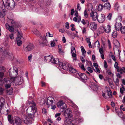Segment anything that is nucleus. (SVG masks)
Returning <instances> with one entry per match:
<instances>
[{
  "label": "nucleus",
  "instance_id": "nucleus-28",
  "mask_svg": "<svg viewBox=\"0 0 125 125\" xmlns=\"http://www.w3.org/2000/svg\"><path fill=\"white\" fill-rule=\"evenodd\" d=\"M103 4H100L98 5L97 6V9L98 11H101L103 9Z\"/></svg>",
  "mask_w": 125,
  "mask_h": 125
},
{
  "label": "nucleus",
  "instance_id": "nucleus-33",
  "mask_svg": "<svg viewBox=\"0 0 125 125\" xmlns=\"http://www.w3.org/2000/svg\"><path fill=\"white\" fill-rule=\"evenodd\" d=\"M21 39H19L18 38H17L16 39L17 44L19 46L21 45L22 43V41L20 40Z\"/></svg>",
  "mask_w": 125,
  "mask_h": 125
},
{
  "label": "nucleus",
  "instance_id": "nucleus-55",
  "mask_svg": "<svg viewBox=\"0 0 125 125\" xmlns=\"http://www.w3.org/2000/svg\"><path fill=\"white\" fill-rule=\"evenodd\" d=\"M51 45L52 47H54L55 45L54 42V41H51Z\"/></svg>",
  "mask_w": 125,
  "mask_h": 125
},
{
  "label": "nucleus",
  "instance_id": "nucleus-60",
  "mask_svg": "<svg viewBox=\"0 0 125 125\" xmlns=\"http://www.w3.org/2000/svg\"><path fill=\"white\" fill-rule=\"evenodd\" d=\"M65 27L67 29L69 28V23L68 22H66L65 23Z\"/></svg>",
  "mask_w": 125,
  "mask_h": 125
},
{
  "label": "nucleus",
  "instance_id": "nucleus-18",
  "mask_svg": "<svg viewBox=\"0 0 125 125\" xmlns=\"http://www.w3.org/2000/svg\"><path fill=\"white\" fill-rule=\"evenodd\" d=\"M69 71L71 73H75L77 71L76 69L74 68L72 65L70 64V65H69Z\"/></svg>",
  "mask_w": 125,
  "mask_h": 125
},
{
  "label": "nucleus",
  "instance_id": "nucleus-36",
  "mask_svg": "<svg viewBox=\"0 0 125 125\" xmlns=\"http://www.w3.org/2000/svg\"><path fill=\"white\" fill-rule=\"evenodd\" d=\"M81 49L82 52L83 54H85L86 53V51L83 46H81Z\"/></svg>",
  "mask_w": 125,
  "mask_h": 125
},
{
  "label": "nucleus",
  "instance_id": "nucleus-19",
  "mask_svg": "<svg viewBox=\"0 0 125 125\" xmlns=\"http://www.w3.org/2000/svg\"><path fill=\"white\" fill-rule=\"evenodd\" d=\"M117 72L119 73L120 74H122L123 73H125V68L122 67V68L119 67L117 70Z\"/></svg>",
  "mask_w": 125,
  "mask_h": 125
},
{
  "label": "nucleus",
  "instance_id": "nucleus-50",
  "mask_svg": "<svg viewBox=\"0 0 125 125\" xmlns=\"http://www.w3.org/2000/svg\"><path fill=\"white\" fill-rule=\"evenodd\" d=\"M66 125H73V124L72 123V121L70 120H69L67 121V123Z\"/></svg>",
  "mask_w": 125,
  "mask_h": 125
},
{
  "label": "nucleus",
  "instance_id": "nucleus-37",
  "mask_svg": "<svg viewBox=\"0 0 125 125\" xmlns=\"http://www.w3.org/2000/svg\"><path fill=\"white\" fill-rule=\"evenodd\" d=\"M67 107V106L63 102L62 104L61 105L60 107L59 108L63 109H66Z\"/></svg>",
  "mask_w": 125,
  "mask_h": 125
},
{
  "label": "nucleus",
  "instance_id": "nucleus-57",
  "mask_svg": "<svg viewBox=\"0 0 125 125\" xmlns=\"http://www.w3.org/2000/svg\"><path fill=\"white\" fill-rule=\"evenodd\" d=\"M99 51L101 54H103L104 52L103 49V48H100L99 49Z\"/></svg>",
  "mask_w": 125,
  "mask_h": 125
},
{
  "label": "nucleus",
  "instance_id": "nucleus-3",
  "mask_svg": "<svg viewBox=\"0 0 125 125\" xmlns=\"http://www.w3.org/2000/svg\"><path fill=\"white\" fill-rule=\"evenodd\" d=\"M15 22L12 19H10L8 23L5 24L6 29L10 32H14L15 28Z\"/></svg>",
  "mask_w": 125,
  "mask_h": 125
},
{
  "label": "nucleus",
  "instance_id": "nucleus-14",
  "mask_svg": "<svg viewBox=\"0 0 125 125\" xmlns=\"http://www.w3.org/2000/svg\"><path fill=\"white\" fill-rule=\"evenodd\" d=\"M90 28L93 31H95L97 27V24L94 22H91L90 25Z\"/></svg>",
  "mask_w": 125,
  "mask_h": 125
},
{
  "label": "nucleus",
  "instance_id": "nucleus-16",
  "mask_svg": "<svg viewBox=\"0 0 125 125\" xmlns=\"http://www.w3.org/2000/svg\"><path fill=\"white\" fill-rule=\"evenodd\" d=\"M51 62L52 63L57 64H59L60 63L59 61V60L58 58H55L53 57L52 58V59L51 60Z\"/></svg>",
  "mask_w": 125,
  "mask_h": 125
},
{
  "label": "nucleus",
  "instance_id": "nucleus-6",
  "mask_svg": "<svg viewBox=\"0 0 125 125\" xmlns=\"http://www.w3.org/2000/svg\"><path fill=\"white\" fill-rule=\"evenodd\" d=\"M76 76L77 77L80 79L82 81L84 82H85L87 79L86 75L84 73H79L76 74Z\"/></svg>",
  "mask_w": 125,
  "mask_h": 125
},
{
  "label": "nucleus",
  "instance_id": "nucleus-49",
  "mask_svg": "<svg viewBox=\"0 0 125 125\" xmlns=\"http://www.w3.org/2000/svg\"><path fill=\"white\" fill-rule=\"evenodd\" d=\"M84 16L85 18H87L88 16V14L87 13V10H85L84 12Z\"/></svg>",
  "mask_w": 125,
  "mask_h": 125
},
{
  "label": "nucleus",
  "instance_id": "nucleus-61",
  "mask_svg": "<svg viewBox=\"0 0 125 125\" xmlns=\"http://www.w3.org/2000/svg\"><path fill=\"white\" fill-rule=\"evenodd\" d=\"M42 113L44 114H46V113L47 111L46 109L44 108H42Z\"/></svg>",
  "mask_w": 125,
  "mask_h": 125
},
{
  "label": "nucleus",
  "instance_id": "nucleus-9",
  "mask_svg": "<svg viewBox=\"0 0 125 125\" xmlns=\"http://www.w3.org/2000/svg\"><path fill=\"white\" fill-rule=\"evenodd\" d=\"M59 65L60 67L65 70H68L69 66L70 65L69 63L67 62H60Z\"/></svg>",
  "mask_w": 125,
  "mask_h": 125
},
{
  "label": "nucleus",
  "instance_id": "nucleus-5",
  "mask_svg": "<svg viewBox=\"0 0 125 125\" xmlns=\"http://www.w3.org/2000/svg\"><path fill=\"white\" fill-rule=\"evenodd\" d=\"M106 89L105 92L104 93H103L102 95L105 98L108 99L110 98H112V94L110 89L106 87L105 88Z\"/></svg>",
  "mask_w": 125,
  "mask_h": 125
},
{
  "label": "nucleus",
  "instance_id": "nucleus-15",
  "mask_svg": "<svg viewBox=\"0 0 125 125\" xmlns=\"http://www.w3.org/2000/svg\"><path fill=\"white\" fill-rule=\"evenodd\" d=\"M105 26L103 25L100 27L98 29V31L99 34H100L104 33L105 31Z\"/></svg>",
  "mask_w": 125,
  "mask_h": 125
},
{
  "label": "nucleus",
  "instance_id": "nucleus-52",
  "mask_svg": "<svg viewBox=\"0 0 125 125\" xmlns=\"http://www.w3.org/2000/svg\"><path fill=\"white\" fill-rule=\"evenodd\" d=\"M71 30L72 31H74L75 30V28H74V25L73 24H72L71 25Z\"/></svg>",
  "mask_w": 125,
  "mask_h": 125
},
{
  "label": "nucleus",
  "instance_id": "nucleus-32",
  "mask_svg": "<svg viewBox=\"0 0 125 125\" xmlns=\"http://www.w3.org/2000/svg\"><path fill=\"white\" fill-rule=\"evenodd\" d=\"M52 57V55H49L45 56V58L46 60L50 61H51V60Z\"/></svg>",
  "mask_w": 125,
  "mask_h": 125
},
{
  "label": "nucleus",
  "instance_id": "nucleus-34",
  "mask_svg": "<svg viewBox=\"0 0 125 125\" xmlns=\"http://www.w3.org/2000/svg\"><path fill=\"white\" fill-rule=\"evenodd\" d=\"M121 33L122 34L125 33V26H122L121 28L120 29Z\"/></svg>",
  "mask_w": 125,
  "mask_h": 125
},
{
  "label": "nucleus",
  "instance_id": "nucleus-22",
  "mask_svg": "<svg viewBox=\"0 0 125 125\" xmlns=\"http://www.w3.org/2000/svg\"><path fill=\"white\" fill-rule=\"evenodd\" d=\"M104 7L106 9L109 10L111 8V5L109 3H107L104 5Z\"/></svg>",
  "mask_w": 125,
  "mask_h": 125
},
{
  "label": "nucleus",
  "instance_id": "nucleus-1",
  "mask_svg": "<svg viewBox=\"0 0 125 125\" xmlns=\"http://www.w3.org/2000/svg\"><path fill=\"white\" fill-rule=\"evenodd\" d=\"M9 72L10 76L11 77L10 79V80L13 82L20 85L21 83H20L21 79L20 76L15 77L18 74V70L15 67H13V68L10 69Z\"/></svg>",
  "mask_w": 125,
  "mask_h": 125
},
{
  "label": "nucleus",
  "instance_id": "nucleus-47",
  "mask_svg": "<svg viewBox=\"0 0 125 125\" xmlns=\"http://www.w3.org/2000/svg\"><path fill=\"white\" fill-rule=\"evenodd\" d=\"M90 37H86V39L85 40L87 43L91 42L90 41Z\"/></svg>",
  "mask_w": 125,
  "mask_h": 125
},
{
  "label": "nucleus",
  "instance_id": "nucleus-29",
  "mask_svg": "<svg viewBox=\"0 0 125 125\" xmlns=\"http://www.w3.org/2000/svg\"><path fill=\"white\" fill-rule=\"evenodd\" d=\"M75 17H77L78 19V21H79L81 20V17L78 15V12L77 10L75 11Z\"/></svg>",
  "mask_w": 125,
  "mask_h": 125
},
{
  "label": "nucleus",
  "instance_id": "nucleus-39",
  "mask_svg": "<svg viewBox=\"0 0 125 125\" xmlns=\"http://www.w3.org/2000/svg\"><path fill=\"white\" fill-rule=\"evenodd\" d=\"M112 35L114 38H116L117 36V33L116 31H114L113 32Z\"/></svg>",
  "mask_w": 125,
  "mask_h": 125
},
{
  "label": "nucleus",
  "instance_id": "nucleus-24",
  "mask_svg": "<svg viewBox=\"0 0 125 125\" xmlns=\"http://www.w3.org/2000/svg\"><path fill=\"white\" fill-rule=\"evenodd\" d=\"M33 48V45L31 44H30L26 47V51H29L32 50Z\"/></svg>",
  "mask_w": 125,
  "mask_h": 125
},
{
  "label": "nucleus",
  "instance_id": "nucleus-31",
  "mask_svg": "<svg viewBox=\"0 0 125 125\" xmlns=\"http://www.w3.org/2000/svg\"><path fill=\"white\" fill-rule=\"evenodd\" d=\"M88 11H90L92 10L93 9V6L91 3H89L88 4Z\"/></svg>",
  "mask_w": 125,
  "mask_h": 125
},
{
  "label": "nucleus",
  "instance_id": "nucleus-10",
  "mask_svg": "<svg viewBox=\"0 0 125 125\" xmlns=\"http://www.w3.org/2000/svg\"><path fill=\"white\" fill-rule=\"evenodd\" d=\"M54 99V98L52 96H49L48 97L46 103L48 105V108H49L50 105H52Z\"/></svg>",
  "mask_w": 125,
  "mask_h": 125
},
{
  "label": "nucleus",
  "instance_id": "nucleus-30",
  "mask_svg": "<svg viewBox=\"0 0 125 125\" xmlns=\"http://www.w3.org/2000/svg\"><path fill=\"white\" fill-rule=\"evenodd\" d=\"M63 101L61 100H59L57 104V107L58 108H59L60 107L61 105H62V104L63 103Z\"/></svg>",
  "mask_w": 125,
  "mask_h": 125
},
{
  "label": "nucleus",
  "instance_id": "nucleus-46",
  "mask_svg": "<svg viewBox=\"0 0 125 125\" xmlns=\"http://www.w3.org/2000/svg\"><path fill=\"white\" fill-rule=\"evenodd\" d=\"M112 14L111 13H109L108 15L107 16V18L109 20H110L111 19V18L112 16Z\"/></svg>",
  "mask_w": 125,
  "mask_h": 125
},
{
  "label": "nucleus",
  "instance_id": "nucleus-54",
  "mask_svg": "<svg viewBox=\"0 0 125 125\" xmlns=\"http://www.w3.org/2000/svg\"><path fill=\"white\" fill-rule=\"evenodd\" d=\"M118 65V63L117 62H115V64L114 67L116 69H117V70L119 68Z\"/></svg>",
  "mask_w": 125,
  "mask_h": 125
},
{
  "label": "nucleus",
  "instance_id": "nucleus-58",
  "mask_svg": "<svg viewBox=\"0 0 125 125\" xmlns=\"http://www.w3.org/2000/svg\"><path fill=\"white\" fill-rule=\"evenodd\" d=\"M82 32L83 33H86V29L84 27L82 30Z\"/></svg>",
  "mask_w": 125,
  "mask_h": 125
},
{
  "label": "nucleus",
  "instance_id": "nucleus-41",
  "mask_svg": "<svg viewBox=\"0 0 125 125\" xmlns=\"http://www.w3.org/2000/svg\"><path fill=\"white\" fill-rule=\"evenodd\" d=\"M17 32V37L16 38V39L18 38L19 39H21L22 37V33H20L19 31H18Z\"/></svg>",
  "mask_w": 125,
  "mask_h": 125
},
{
  "label": "nucleus",
  "instance_id": "nucleus-44",
  "mask_svg": "<svg viewBox=\"0 0 125 125\" xmlns=\"http://www.w3.org/2000/svg\"><path fill=\"white\" fill-rule=\"evenodd\" d=\"M29 117H26L25 119L24 120V122L25 123L27 124L28 123L29 121Z\"/></svg>",
  "mask_w": 125,
  "mask_h": 125
},
{
  "label": "nucleus",
  "instance_id": "nucleus-4",
  "mask_svg": "<svg viewBox=\"0 0 125 125\" xmlns=\"http://www.w3.org/2000/svg\"><path fill=\"white\" fill-rule=\"evenodd\" d=\"M11 81L8 79L7 78H5L3 80L0 79V85H2L4 83L5 84V87L8 89L10 87Z\"/></svg>",
  "mask_w": 125,
  "mask_h": 125
},
{
  "label": "nucleus",
  "instance_id": "nucleus-26",
  "mask_svg": "<svg viewBox=\"0 0 125 125\" xmlns=\"http://www.w3.org/2000/svg\"><path fill=\"white\" fill-rule=\"evenodd\" d=\"M94 69L93 68H91L90 67H87V70L89 72L86 71V72L89 75H90V73H92L93 72Z\"/></svg>",
  "mask_w": 125,
  "mask_h": 125
},
{
  "label": "nucleus",
  "instance_id": "nucleus-7",
  "mask_svg": "<svg viewBox=\"0 0 125 125\" xmlns=\"http://www.w3.org/2000/svg\"><path fill=\"white\" fill-rule=\"evenodd\" d=\"M90 16L91 19L94 21H96L98 18L97 13L94 11H92L90 13Z\"/></svg>",
  "mask_w": 125,
  "mask_h": 125
},
{
  "label": "nucleus",
  "instance_id": "nucleus-12",
  "mask_svg": "<svg viewBox=\"0 0 125 125\" xmlns=\"http://www.w3.org/2000/svg\"><path fill=\"white\" fill-rule=\"evenodd\" d=\"M5 68L4 67L0 65V79H2L4 75Z\"/></svg>",
  "mask_w": 125,
  "mask_h": 125
},
{
  "label": "nucleus",
  "instance_id": "nucleus-27",
  "mask_svg": "<svg viewBox=\"0 0 125 125\" xmlns=\"http://www.w3.org/2000/svg\"><path fill=\"white\" fill-rule=\"evenodd\" d=\"M105 32L107 33H108L111 31V26L110 25H107L106 28L105 27Z\"/></svg>",
  "mask_w": 125,
  "mask_h": 125
},
{
  "label": "nucleus",
  "instance_id": "nucleus-35",
  "mask_svg": "<svg viewBox=\"0 0 125 125\" xmlns=\"http://www.w3.org/2000/svg\"><path fill=\"white\" fill-rule=\"evenodd\" d=\"M8 120L9 122L11 123L13 121V118L11 117V115H9L8 116Z\"/></svg>",
  "mask_w": 125,
  "mask_h": 125
},
{
  "label": "nucleus",
  "instance_id": "nucleus-48",
  "mask_svg": "<svg viewBox=\"0 0 125 125\" xmlns=\"http://www.w3.org/2000/svg\"><path fill=\"white\" fill-rule=\"evenodd\" d=\"M4 91V89L3 88L0 87V94H3Z\"/></svg>",
  "mask_w": 125,
  "mask_h": 125
},
{
  "label": "nucleus",
  "instance_id": "nucleus-64",
  "mask_svg": "<svg viewBox=\"0 0 125 125\" xmlns=\"http://www.w3.org/2000/svg\"><path fill=\"white\" fill-rule=\"evenodd\" d=\"M116 76L118 78H120L121 77V76L119 73H117L116 74Z\"/></svg>",
  "mask_w": 125,
  "mask_h": 125
},
{
  "label": "nucleus",
  "instance_id": "nucleus-11",
  "mask_svg": "<svg viewBox=\"0 0 125 125\" xmlns=\"http://www.w3.org/2000/svg\"><path fill=\"white\" fill-rule=\"evenodd\" d=\"M105 17L103 14H102L98 17L97 20L98 22L100 23H103L105 21Z\"/></svg>",
  "mask_w": 125,
  "mask_h": 125
},
{
  "label": "nucleus",
  "instance_id": "nucleus-42",
  "mask_svg": "<svg viewBox=\"0 0 125 125\" xmlns=\"http://www.w3.org/2000/svg\"><path fill=\"white\" fill-rule=\"evenodd\" d=\"M125 90V88L124 86H122V88H120V92L122 94H123L124 93V92Z\"/></svg>",
  "mask_w": 125,
  "mask_h": 125
},
{
  "label": "nucleus",
  "instance_id": "nucleus-45",
  "mask_svg": "<svg viewBox=\"0 0 125 125\" xmlns=\"http://www.w3.org/2000/svg\"><path fill=\"white\" fill-rule=\"evenodd\" d=\"M79 65L80 67L84 71H85V69L83 65L81 63H80L79 64Z\"/></svg>",
  "mask_w": 125,
  "mask_h": 125
},
{
  "label": "nucleus",
  "instance_id": "nucleus-43",
  "mask_svg": "<svg viewBox=\"0 0 125 125\" xmlns=\"http://www.w3.org/2000/svg\"><path fill=\"white\" fill-rule=\"evenodd\" d=\"M124 106L123 104H121L120 105V108L121 111H125V108L124 107Z\"/></svg>",
  "mask_w": 125,
  "mask_h": 125
},
{
  "label": "nucleus",
  "instance_id": "nucleus-20",
  "mask_svg": "<svg viewBox=\"0 0 125 125\" xmlns=\"http://www.w3.org/2000/svg\"><path fill=\"white\" fill-rule=\"evenodd\" d=\"M15 123L17 125H20L21 123V119L18 117H16L15 118Z\"/></svg>",
  "mask_w": 125,
  "mask_h": 125
},
{
  "label": "nucleus",
  "instance_id": "nucleus-38",
  "mask_svg": "<svg viewBox=\"0 0 125 125\" xmlns=\"http://www.w3.org/2000/svg\"><path fill=\"white\" fill-rule=\"evenodd\" d=\"M76 51L75 50V48L74 47L72 48L71 49V53L72 55H76Z\"/></svg>",
  "mask_w": 125,
  "mask_h": 125
},
{
  "label": "nucleus",
  "instance_id": "nucleus-25",
  "mask_svg": "<svg viewBox=\"0 0 125 125\" xmlns=\"http://www.w3.org/2000/svg\"><path fill=\"white\" fill-rule=\"evenodd\" d=\"M32 32L35 34L36 35L40 36V37H41V35L40 34L39 32L36 29H33L32 30Z\"/></svg>",
  "mask_w": 125,
  "mask_h": 125
},
{
  "label": "nucleus",
  "instance_id": "nucleus-23",
  "mask_svg": "<svg viewBox=\"0 0 125 125\" xmlns=\"http://www.w3.org/2000/svg\"><path fill=\"white\" fill-rule=\"evenodd\" d=\"M58 52L60 54H64V51L62 50L61 48V45H58Z\"/></svg>",
  "mask_w": 125,
  "mask_h": 125
},
{
  "label": "nucleus",
  "instance_id": "nucleus-53",
  "mask_svg": "<svg viewBox=\"0 0 125 125\" xmlns=\"http://www.w3.org/2000/svg\"><path fill=\"white\" fill-rule=\"evenodd\" d=\"M104 68L106 69L107 68L108 66L107 63L105 60L104 61Z\"/></svg>",
  "mask_w": 125,
  "mask_h": 125
},
{
  "label": "nucleus",
  "instance_id": "nucleus-2",
  "mask_svg": "<svg viewBox=\"0 0 125 125\" xmlns=\"http://www.w3.org/2000/svg\"><path fill=\"white\" fill-rule=\"evenodd\" d=\"M30 106L26 110V113L29 115H33L36 111V105L33 101L29 102Z\"/></svg>",
  "mask_w": 125,
  "mask_h": 125
},
{
  "label": "nucleus",
  "instance_id": "nucleus-51",
  "mask_svg": "<svg viewBox=\"0 0 125 125\" xmlns=\"http://www.w3.org/2000/svg\"><path fill=\"white\" fill-rule=\"evenodd\" d=\"M107 42H108V46L109 48V49H110L111 48V43L110 42V41L108 39L107 41Z\"/></svg>",
  "mask_w": 125,
  "mask_h": 125
},
{
  "label": "nucleus",
  "instance_id": "nucleus-21",
  "mask_svg": "<svg viewBox=\"0 0 125 125\" xmlns=\"http://www.w3.org/2000/svg\"><path fill=\"white\" fill-rule=\"evenodd\" d=\"M114 44L115 47L118 49L120 47V44L118 40H114Z\"/></svg>",
  "mask_w": 125,
  "mask_h": 125
},
{
  "label": "nucleus",
  "instance_id": "nucleus-13",
  "mask_svg": "<svg viewBox=\"0 0 125 125\" xmlns=\"http://www.w3.org/2000/svg\"><path fill=\"white\" fill-rule=\"evenodd\" d=\"M71 111L69 109L65 110V111L64 115L66 118H68L70 117V114L71 113Z\"/></svg>",
  "mask_w": 125,
  "mask_h": 125
},
{
  "label": "nucleus",
  "instance_id": "nucleus-8",
  "mask_svg": "<svg viewBox=\"0 0 125 125\" xmlns=\"http://www.w3.org/2000/svg\"><path fill=\"white\" fill-rule=\"evenodd\" d=\"M15 3L14 1L12 0L9 2L7 3L6 7L8 9L11 10L13 9L15 7Z\"/></svg>",
  "mask_w": 125,
  "mask_h": 125
},
{
  "label": "nucleus",
  "instance_id": "nucleus-62",
  "mask_svg": "<svg viewBox=\"0 0 125 125\" xmlns=\"http://www.w3.org/2000/svg\"><path fill=\"white\" fill-rule=\"evenodd\" d=\"M77 10L79 11L81 9V7H80V5L79 3L78 4H77Z\"/></svg>",
  "mask_w": 125,
  "mask_h": 125
},
{
  "label": "nucleus",
  "instance_id": "nucleus-63",
  "mask_svg": "<svg viewBox=\"0 0 125 125\" xmlns=\"http://www.w3.org/2000/svg\"><path fill=\"white\" fill-rule=\"evenodd\" d=\"M0 101L1 103H5V100L3 98H1L0 99Z\"/></svg>",
  "mask_w": 125,
  "mask_h": 125
},
{
  "label": "nucleus",
  "instance_id": "nucleus-17",
  "mask_svg": "<svg viewBox=\"0 0 125 125\" xmlns=\"http://www.w3.org/2000/svg\"><path fill=\"white\" fill-rule=\"evenodd\" d=\"M121 23H116L115 25V28L117 31H119L122 27Z\"/></svg>",
  "mask_w": 125,
  "mask_h": 125
},
{
  "label": "nucleus",
  "instance_id": "nucleus-40",
  "mask_svg": "<svg viewBox=\"0 0 125 125\" xmlns=\"http://www.w3.org/2000/svg\"><path fill=\"white\" fill-rule=\"evenodd\" d=\"M106 72L108 73V74L109 75H110L111 76H113V74L111 73V70L109 69H106Z\"/></svg>",
  "mask_w": 125,
  "mask_h": 125
},
{
  "label": "nucleus",
  "instance_id": "nucleus-56",
  "mask_svg": "<svg viewBox=\"0 0 125 125\" xmlns=\"http://www.w3.org/2000/svg\"><path fill=\"white\" fill-rule=\"evenodd\" d=\"M46 36H49V37H52L53 36V35L51 34L50 32H48L46 34Z\"/></svg>",
  "mask_w": 125,
  "mask_h": 125
},
{
  "label": "nucleus",
  "instance_id": "nucleus-59",
  "mask_svg": "<svg viewBox=\"0 0 125 125\" xmlns=\"http://www.w3.org/2000/svg\"><path fill=\"white\" fill-rule=\"evenodd\" d=\"M9 37L11 39H13L14 38V34L13 33H11L9 35Z\"/></svg>",
  "mask_w": 125,
  "mask_h": 125
}]
</instances>
